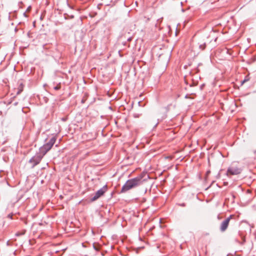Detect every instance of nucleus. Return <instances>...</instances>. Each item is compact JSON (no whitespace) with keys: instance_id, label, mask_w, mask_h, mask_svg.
<instances>
[{"instance_id":"obj_13","label":"nucleus","mask_w":256,"mask_h":256,"mask_svg":"<svg viewBox=\"0 0 256 256\" xmlns=\"http://www.w3.org/2000/svg\"><path fill=\"white\" fill-rule=\"evenodd\" d=\"M94 246V248L96 250H98V248H97L94 245L93 246Z\"/></svg>"},{"instance_id":"obj_8","label":"nucleus","mask_w":256,"mask_h":256,"mask_svg":"<svg viewBox=\"0 0 256 256\" xmlns=\"http://www.w3.org/2000/svg\"><path fill=\"white\" fill-rule=\"evenodd\" d=\"M24 86L21 83L20 84L18 88V90L16 92V94H19L22 92L23 90Z\"/></svg>"},{"instance_id":"obj_4","label":"nucleus","mask_w":256,"mask_h":256,"mask_svg":"<svg viewBox=\"0 0 256 256\" xmlns=\"http://www.w3.org/2000/svg\"><path fill=\"white\" fill-rule=\"evenodd\" d=\"M44 156L40 153H37L35 156H32L29 162L32 164V168H34L38 164Z\"/></svg>"},{"instance_id":"obj_7","label":"nucleus","mask_w":256,"mask_h":256,"mask_svg":"<svg viewBox=\"0 0 256 256\" xmlns=\"http://www.w3.org/2000/svg\"><path fill=\"white\" fill-rule=\"evenodd\" d=\"M232 216L230 215L222 222L220 226L221 232H224L227 229L230 220L232 218Z\"/></svg>"},{"instance_id":"obj_5","label":"nucleus","mask_w":256,"mask_h":256,"mask_svg":"<svg viewBox=\"0 0 256 256\" xmlns=\"http://www.w3.org/2000/svg\"><path fill=\"white\" fill-rule=\"evenodd\" d=\"M107 190L108 186L106 184L96 192L94 196L91 198V201L94 202L98 200L101 196H103L104 194L107 191Z\"/></svg>"},{"instance_id":"obj_1","label":"nucleus","mask_w":256,"mask_h":256,"mask_svg":"<svg viewBox=\"0 0 256 256\" xmlns=\"http://www.w3.org/2000/svg\"><path fill=\"white\" fill-rule=\"evenodd\" d=\"M142 176H140L128 180L125 184L122 186L121 192H125L132 188L140 186L142 182Z\"/></svg>"},{"instance_id":"obj_3","label":"nucleus","mask_w":256,"mask_h":256,"mask_svg":"<svg viewBox=\"0 0 256 256\" xmlns=\"http://www.w3.org/2000/svg\"><path fill=\"white\" fill-rule=\"evenodd\" d=\"M56 140V138L55 137L51 138L48 142L40 148L38 153H40L42 156H44L51 149L55 143Z\"/></svg>"},{"instance_id":"obj_6","label":"nucleus","mask_w":256,"mask_h":256,"mask_svg":"<svg viewBox=\"0 0 256 256\" xmlns=\"http://www.w3.org/2000/svg\"><path fill=\"white\" fill-rule=\"evenodd\" d=\"M241 170L237 167L230 166L227 170V175H236L240 174Z\"/></svg>"},{"instance_id":"obj_10","label":"nucleus","mask_w":256,"mask_h":256,"mask_svg":"<svg viewBox=\"0 0 256 256\" xmlns=\"http://www.w3.org/2000/svg\"><path fill=\"white\" fill-rule=\"evenodd\" d=\"M60 88V86H56L54 88V89L56 90H58Z\"/></svg>"},{"instance_id":"obj_14","label":"nucleus","mask_w":256,"mask_h":256,"mask_svg":"<svg viewBox=\"0 0 256 256\" xmlns=\"http://www.w3.org/2000/svg\"><path fill=\"white\" fill-rule=\"evenodd\" d=\"M7 245H8H8H9L8 241L7 242Z\"/></svg>"},{"instance_id":"obj_11","label":"nucleus","mask_w":256,"mask_h":256,"mask_svg":"<svg viewBox=\"0 0 256 256\" xmlns=\"http://www.w3.org/2000/svg\"><path fill=\"white\" fill-rule=\"evenodd\" d=\"M12 216H13V214H8V218H10L12 219Z\"/></svg>"},{"instance_id":"obj_2","label":"nucleus","mask_w":256,"mask_h":256,"mask_svg":"<svg viewBox=\"0 0 256 256\" xmlns=\"http://www.w3.org/2000/svg\"><path fill=\"white\" fill-rule=\"evenodd\" d=\"M206 46V42L204 38H200L197 40H194L192 42V50L194 54H198L204 50Z\"/></svg>"},{"instance_id":"obj_12","label":"nucleus","mask_w":256,"mask_h":256,"mask_svg":"<svg viewBox=\"0 0 256 256\" xmlns=\"http://www.w3.org/2000/svg\"><path fill=\"white\" fill-rule=\"evenodd\" d=\"M179 205L182 207H184L186 206V204L184 203H182V204H179Z\"/></svg>"},{"instance_id":"obj_15","label":"nucleus","mask_w":256,"mask_h":256,"mask_svg":"<svg viewBox=\"0 0 256 256\" xmlns=\"http://www.w3.org/2000/svg\"><path fill=\"white\" fill-rule=\"evenodd\" d=\"M227 256H228V254Z\"/></svg>"},{"instance_id":"obj_9","label":"nucleus","mask_w":256,"mask_h":256,"mask_svg":"<svg viewBox=\"0 0 256 256\" xmlns=\"http://www.w3.org/2000/svg\"><path fill=\"white\" fill-rule=\"evenodd\" d=\"M25 233V231H24V232H17L16 234V236H21V235H23Z\"/></svg>"}]
</instances>
